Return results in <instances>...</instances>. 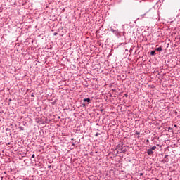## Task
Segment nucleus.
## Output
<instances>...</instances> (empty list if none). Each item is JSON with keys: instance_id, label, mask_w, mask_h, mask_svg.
<instances>
[{"instance_id": "nucleus-13", "label": "nucleus", "mask_w": 180, "mask_h": 180, "mask_svg": "<svg viewBox=\"0 0 180 180\" xmlns=\"http://www.w3.org/2000/svg\"><path fill=\"white\" fill-rule=\"evenodd\" d=\"M82 106H83L84 109H85L86 108V105L84 103H82Z\"/></svg>"}, {"instance_id": "nucleus-23", "label": "nucleus", "mask_w": 180, "mask_h": 180, "mask_svg": "<svg viewBox=\"0 0 180 180\" xmlns=\"http://www.w3.org/2000/svg\"><path fill=\"white\" fill-rule=\"evenodd\" d=\"M38 123H43V122H41V120H39Z\"/></svg>"}, {"instance_id": "nucleus-22", "label": "nucleus", "mask_w": 180, "mask_h": 180, "mask_svg": "<svg viewBox=\"0 0 180 180\" xmlns=\"http://www.w3.org/2000/svg\"><path fill=\"white\" fill-rule=\"evenodd\" d=\"M57 34H58L57 32H54L53 34L54 36H57Z\"/></svg>"}, {"instance_id": "nucleus-12", "label": "nucleus", "mask_w": 180, "mask_h": 180, "mask_svg": "<svg viewBox=\"0 0 180 180\" xmlns=\"http://www.w3.org/2000/svg\"><path fill=\"white\" fill-rule=\"evenodd\" d=\"M135 136H140V132H139V131H136V133H135Z\"/></svg>"}, {"instance_id": "nucleus-31", "label": "nucleus", "mask_w": 180, "mask_h": 180, "mask_svg": "<svg viewBox=\"0 0 180 180\" xmlns=\"http://www.w3.org/2000/svg\"><path fill=\"white\" fill-rule=\"evenodd\" d=\"M174 127H176V125H174Z\"/></svg>"}, {"instance_id": "nucleus-15", "label": "nucleus", "mask_w": 180, "mask_h": 180, "mask_svg": "<svg viewBox=\"0 0 180 180\" xmlns=\"http://www.w3.org/2000/svg\"><path fill=\"white\" fill-rule=\"evenodd\" d=\"M19 129H20V130H25V128L22 127H19Z\"/></svg>"}, {"instance_id": "nucleus-25", "label": "nucleus", "mask_w": 180, "mask_h": 180, "mask_svg": "<svg viewBox=\"0 0 180 180\" xmlns=\"http://www.w3.org/2000/svg\"><path fill=\"white\" fill-rule=\"evenodd\" d=\"M52 105H56V102H52Z\"/></svg>"}, {"instance_id": "nucleus-29", "label": "nucleus", "mask_w": 180, "mask_h": 180, "mask_svg": "<svg viewBox=\"0 0 180 180\" xmlns=\"http://www.w3.org/2000/svg\"><path fill=\"white\" fill-rule=\"evenodd\" d=\"M49 168H51V166H49Z\"/></svg>"}, {"instance_id": "nucleus-21", "label": "nucleus", "mask_w": 180, "mask_h": 180, "mask_svg": "<svg viewBox=\"0 0 180 180\" xmlns=\"http://www.w3.org/2000/svg\"><path fill=\"white\" fill-rule=\"evenodd\" d=\"M139 175H140V176H143V175H144V174L140 173Z\"/></svg>"}, {"instance_id": "nucleus-8", "label": "nucleus", "mask_w": 180, "mask_h": 180, "mask_svg": "<svg viewBox=\"0 0 180 180\" xmlns=\"http://www.w3.org/2000/svg\"><path fill=\"white\" fill-rule=\"evenodd\" d=\"M150 148V150H151L152 151H154V150H157V146H153V147H151V148Z\"/></svg>"}, {"instance_id": "nucleus-11", "label": "nucleus", "mask_w": 180, "mask_h": 180, "mask_svg": "<svg viewBox=\"0 0 180 180\" xmlns=\"http://www.w3.org/2000/svg\"><path fill=\"white\" fill-rule=\"evenodd\" d=\"M124 54H126V56H130V53H129V52H127V51H125V52H124Z\"/></svg>"}, {"instance_id": "nucleus-10", "label": "nucleus", "mask_w": 180, "mask_h": 180, "mask_svg": "<svg viewBox=\"0 0 180 180\" xmlns=\"http://www.w3.org/2000/svg\"><path fill=\"white\" fill-rule=\"evenodd\" d=\"M169 160H165V159H163L162 160V162H168Z\"/></svg>"}, {"instance_id": "nucleus-30", "label": "nucleus", "mask_w": 180, "mask_h": 180, "mask_svg": "<svg viewBox=\"0 0 180 180\" xmlns=\"http://www.w3.org/2000/svg\"><path fill=\"white\" fill-rule=\"evenodd\" d=\"M72 146H75V143H72Z\"/></svg>"}, {"instance_id": "nucleus-7", "label": "nucleus", "mask_w": 180, "mask_h": 180, "mask_svg": "<svg viewBox=\"0 0 180 180\" xmlns=\"http://www.w3.org/2000/svg\"><path fill=\"white\" fill-rule=\"evenodd\" d=\"M120 148H122V145L118 144V145L117 146V147H116V150H120Z\"/></svg>"}, {"instance_id": "nucleus-4", "label": "nucleus", "mask_w": 180, "mask_h": 180, "mask_svg": "<svg viewBox=\"0 0 180 180\" xmlns=\"http://www.w3.org/2000/svg\"><path fill=\"white\" fill-rule=\"evenodd\" d=\"M147 154L148 155H151L153 154V150L150 148L148 149Z\"/></svg>"}, {"instance_id": "nucleus-1", "label": "nucleus", "mask_w": 180, "mask_h": 180, "mask_svg": "<svg viewBox=\"0 0 180 180\" xmlns=\"http://www.w3.org/2000/svg\"><path fill=\"white\" fill-rule=\"evenodd\" d=\"M110 32H112V33H114V34H115L116 36H117L119 34L117 30H114L113 28H110Z\"/></svg>"}, {"instance_id": "nucleus-17", "label": "nucleus", "mask_w": 180, "mask_h": 180, "mask_svg": "<svg viewBox=\"0 0 180 180\" xmlns=\"http://www.w3.org/2000/svg\"><path fill=\"white\" fill-rule=\"evenodd\" d=\"M121 45L122 46H126V42L122 43Z\"/></svg>"}, {"instance_id": "nucleus-18", "label": "nucleus", "mask_w": 180, "mask_h": 180, "mask_svg": "<svg viewBox=\"0 0 180 180\" xmlns=\"http://www.w3.org/2000/svg\"><path fill=\"white\" fill-rule=\"evenodd\" d=\"M34 157H36V155L34 154L32 155V158H34Z\"/></svg>"}, {"instance_id": "nucleus-6", "label": "nucleus", "mask_w": 180, "mask_h": 180, "mask_svg": "<svg viewBox=\"0 0 180 180\" xmlns=\"http://www.w3.org/2000/svg\"><path fill=\"white\" fill-rule=\"evenodd\" d=\"M155 51H162V47L160 46L155 49Z\"/></svg>"}, {"instance_id": "nucleus-26", "label": "nucleus", "mask_w": 180, "mask_h": 180, "mask_svg": "<svg viewBox=\"0 0 180 180\" xmlns=\"http://www.w3.org/2000/svg\"><path fill=\"white\" fill-rule=\"evenodd\" d=\"M168 130H172V127H169Z\"/></svg>"}, {"instance_id": "nucleus-14", "label": "nucleus", "mask_w": 180, "mask_h": 180, "mask_svg": "<svg viewBox=\"0 0 180 180\" xmlns=\"http://www.w3.org/2000/svg\"><path fill=\"white\" fill-rule=\"evenodd\" d=\"M100 135H101V134L96 133V134H95V137H98V136H100Z\"/></svg>"}, {"instance_id": "nucleus-3", "label": "nucleus", "mask_w": 180, "mask_h": 180, "mask_svg": "<svg viewBox=\"0 0 180 180\" xmlns=\"http://www.w3.org/2000/svg\"><path fill=\"white\" fill-rule=\"evenodd\" d=\"M120 151H121V153H123L124 154H126V151H127V149H124L123 150V146H121V148L120 149Z\"/></svg>"}, {"instance_id": "nucleus-24", "label": "nucleus", "mask_w": 180, "mask_h": 180, "mask_svg": "<svg viewBox=\"0 0 180 180\" xmlns=\"http://www.w3.org/2000/svg\"><path fill=\"white\" fill-rule=\"evenodd\" d=\"M32 98H34V94H31Z\"/></svg>"}, {"instance_id": "nucleus-19", "label": "nucleus", "mask_w": 180, "mask_h": 180, "mask_svg": "<svg viewBox=\"0 0 180 180\" xmlns=\"http://www.w3.org/2000/svg\"><path fill=\"white\" fill-rule=\"evenodd\" d=\"M144 16H146V13H144L143 15H141V18H144Z\"/></svg>"}, {"instance_id": "nucleus-20", "label": "nucleus", "mask_w": 180, "mask_h": 180, "mask_svg": "<svg viewBox=\"0 0 180 180\" xmlns=\"http://www.w3.org/2000/svg\"><path fill=\"white\" fill-rule=\"evenodd\" d=\"M124 96L126 98H127V97L129 96V95H127V94H124Z\"/></svg>"}, {"instance_id": "nucleus-2", "label": "nucleus", "mask_w": 180, "mask_h": 180, "mask_svg": "<svg viewBox=\"0 0 180 180\" xmlns=\"http://www.w3.org/2000/svg\"><path fill=\"white\" fill-rule=\"evenodd\" d=\"M83 102H87V103H91V98H84L83 99Z\"/></svg>"}, {"instance_id": "nucleus-28", "label": "nucleus", "mask_w": 180, "mask_h": 180, "mask_svg": "<svg viewBox=\"0 0 180 180\" xmlns=\"http://www.w3.org/2000/svg\"><path fill=\"white\" fill-rule=\"evenodd\" d=\"M71 140H72V141H74V138H72Z\"/></svg>"}, {"instance_id": "nucleus-5", "label": "nucleus", "mask_w": 180, "mask_h": 180, "mask_svg": "<svg viewBox=\"0 0 180 180\" xmlns=\"http://www.w3.org/2000/svg\"><path fill=\"white\" fill-rule=\"evenodd\" d=\"M125 51H127V53H129V56H131V51H133V49H130L129 50V49H126Z\"/></svg>"}, {"instance_id": "nucleus-27", "label": "nucleus", "mask_w": 180, "mask_h": 180, "mask_svg": "<svg viewBox=\"0 0 180 180\" xmlns=\"http://www.w3.org/2000/svg\"><path fill=\"white\" fill-rule=\"evenodd\" d=\"M150 141V140L147 139L146 140V143H148Z\"/></svg>"}, {"instance_id": "nucleus-9", "label": "nucleus", "mask_w": 180, "mask_h": 180, "mask_svg": "<svg viewBox=\"0 0 180 180\" xmlns=\"http://www.w3.org/2000/svg\"><path fill=\"white\" fill-rule=\"evenodd\" d=\"M150 56H155V51H154V50L151 51Z\"/></svg>"}, {"instance_id": "nucleus-16", "label": "nucleus", "mask_w": 180, "mask_h": 180, "mask_svg": "<svg viewBox=\"0 0 180 180\" xmlns=\"http://www.w3.org/2000/svg\"><path fill=\"white\" fill-rule=\"evenodd\" d=\"M164 158H166L168 160V155H165Z\"/></svg>"}]
</instances>
